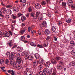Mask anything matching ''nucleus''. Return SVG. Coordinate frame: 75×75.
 I'll use <instances>...</instances> for the list:
<instances>
[{
  "label": "nucleus",
  "mask_w": 75,
  "mask_h": 75,
  "mask_svg": "<svg viewBox=\"0 0 75 75\" xmlns=\"http://www.w3.org/2000/svg\"><path fill=\"white\" fill-rule=\"evenodd\" d=\"M35 7L36 8H40L41 7V5L39 4L38 3L36 4Z\"/></svg>",
  "instance_id": "1a4fd4ad"
},
{
  "label": "nucleus",
  "mask_w": 75,
  "mask_h": 75,
  "mask_svg": "<svg viewBox=\"0 0 75 75\" xmlns=\"http://www.w3.org/2000/svg\"><path fill=\"white\" fill-rule=\"evenodd\" d=\"M70 65L71 66H75V62H71L70 63Z\"/></svg>",
  "instance_id": "2f4dec72"
},
{
  "label": "nucleus",
  "mask_w": 75,
  "mask_h": 75,
  "mask_svg": "<svg viewBox=\"0 0 75 75\" xmlns=\"http://www.w3.org/2000/svg\"><path fill=\"white\" fill-rule=\"evenodd\" d=\"M39 15V16H38ZM38 17V20H41L43 18V15L41 14H40V13L39 12H37L36 14V15L34 17V19H37Z\"/></svg>",
  "instance_id": "f257e3e1"
},
{
  "label": "nucleus",
  "mask_w": 75,
  "mask_h": 75,
  "mask_svg": "<svg viewBox=\"0 0 75 75\" xmlns=\"http://www.w3.org/2000/svg\"><path fill=\"white\" fill-rule=\"evenodd\" d=\"M37 47H39V48H43V46L42 45H37Z\"/></svg>",
  "instance_id": "c85d7f7f"
},
{
  "label": "nucleus",
  "mask_w": 75,
  "mask_h": 75,
  "mask_svg": "<svg viewBox=\"0 0 75 75\" xmlns=\"http://www.w3.org/2000/svg\"><path fill=\"white\" fill-rule=\"evenodd\" d=\"M12 43V42H11L8 43L9 45V46H10V47H12V45H11V43Z\"/></svg>",
  "instance_id": "6e6d98bb"
},
{
  "label": "nucleus",
  "mask_w": 75,
  "mask_h": 75,
  "mask_svg": "<svg viewBox=\"0 0 75 75\" xmlns=\"http://www.w3.org/2000/svg\"><path fill=\"white\" fill-rule=\"evenodd\" d=\"M15 55V53H14V52H12L11 53V56H10V59L11 60H13V58H14Z\"/></svg>",
  "instance_id": "20e7f679"
},
{
  "label": "nucleus",
  "mask_w": 75,
  "mask_h": 75,
  "mask_svg": "<svg viewBox=\"0 0 75 75\" xmlns=\"http://www.w3.org/2000/svg\"><path fill=\"white\" fill-rule=\"evenodd\" d=\"M2 66L4 65V61L3 59H1V63H0Z\"/></svg>",
  "instance_id": "a878e982"
},
{
  "label": "nucleus",
  "mask_w": 75,
  "mask_h": 75,
  "mask_svg": "<svg viewBox=\"0 0 75 75\" xmlns=\"http://www.w3.org/2000/svg\"><path fill=\"white\" fill-rule=\"evenodd\" d=\"M48 73L49 74H51L52 72V69H48Z\"/></svg>",
  "instance_id": "c756f323"
},
{
  "label": "nucleus",
  "mask_w": 75,
  "mask_h": 75,
  "mask_svg": "<svg viewBox=\"0 0 75 75\" xmlns=\"http://www.w3.org/2000/svg\"><path fill=\"white\" fill-rule=\"evenodd\" d=\"M47 15L48 17H50L51 16V14L50 13H48Z\"/></svg>",
  "instance_id": "774afa93"
},
{
  "label": "nucleus",
  "mask_w": 75,
  "mask_h": 75,
  "mask_svg": "<svg viewBox=\"0 0 75 75\" xmlns=\"http://www.w3.org/2000/svg\"><path fill=\"white\" fill-rule=\"evenodd\" d=\"M13 67H14V68H16L18 69H21V66L20 65L18 66H17L16 65V66H13Z\"/></svg>",
  "instance_id": "6ab92c4d"
},
{
  "label": "nucleus",
  "mask_w": 75,
  "mask_h": 75,
  "mask_svg": "<svg viewBox=\"0 0 75 75\" xmlns=\"http://www.w3.org/2000/svg\"><path fill=\"white\" fill-rule=\"evenodd\" d=\"M10 64L11 65H13V66H16L17 64V62H14L13 61H11Z\"/></svg>",
  "instance_id": "0eeeda50"
},
{
  "label": "nucleus",
  "mask_w": 75,
  "mask_h": 75,
  "mask_svg": "<svg viewBox=\"0 0 75 75\" xmlns=\"http://www.w3.org/2000/svg\"><path fill=\"white\" fill-rule=\"evenodd\" d=\"M1 11H3V13L4 14H5L6 11V8L4 7H2L1 9Z\"/></svg>",
  "instance_id": "9d476101"
},
{
  "label": "nucleus",
  "mask_w": 75,
  "mask_h": 75,
  "mask_svg": "<svg viewBox=\"0 0 75 75\" xmlns=\"http://www.w3.org/2000/svg\"><path fill=\"white\" fill-rule=\"evenodd\" d=\"M6 7L8 8H11V6L8 5L6 6Z\"/></svg>",
  "instance_id": "de8ad7c7"
},
{
  "label": "nucleus",
  "mask_w": 75,
  "mask_h": 75,
  "mask_svg": "<svg viewBox=\"0 0 75 75\" xmlns=\"http://www.w3.org/2000/svg\"><path fill=\"white\" fill-rule=\"evenodd\" d=\"M3 34H2V33H1V32L0 31V37H2L3 36Z\"/></svg>",
  "instance_id": "69168bd1"
},
{
  "label": "nucleus",
  "mask_w": 75,
  "mask_h": 75,
  "mask_svg": "<svg viewBox=\"0 0 75 75\" xmlns=\"http://www.w3.org/2000/svg\"><path fill=\"white\" fill-rule=\"evenodd\" d=\"M71 54L72 55H75V50H73L71 52Z\"/></svg>",
  "instance_id": "f704fd0d"
},
{
  "label": "nucleus",
  "mask_w": 75,
  "mask_h": 75,
  "mask_svg": "<svg viewBox=\"0 0 75 75\" xmlns=\"http://www.w3.org/2000/svg\"><path fill=\"white\" fill-rule=\"evenodd\" d=\"M6 54L7 56H9V59H10V57H11L10 56V53L8 52H6Z\"/></svg>",
  "instance_id": "7c9ffc66"
},
{
  "label": "nucleus",
  "mask_w": 75,
  "mask_h": 75,
  "mask_svg": "<svg viewBox=\"0 0 75 75\" xmlns=\"http://www.w3.org/2000/svg\"><path fill=\"white\" fill-rule=\"evenodd\" d=\"M38 68L39 69L41 70V69L42 68V64H40V65H39V66L38 67Z\"/></svg>",
  "instance_id": "473e14b6"
},
{
  "label": "nucleus",
  "mask_w": 75,
  "mask_h": 75,
  "mask_svg": "<svg viewBox=\"0 0 75 75\" xmlns=\"http://www.w3.org/2000/svg\"><path fill=\"white\" fill-rule=\"evenodd\" d=\"M50 38H51V37H50V36H47L46 37V40H50Z\"/></svg>",
  "instance_id": "8fccbe9b"
},
{
  "label": "nucleus",
  "mask_w": 75,
  "mask_h": 75,
  "mask_svg": "<svg viewBox=\"0 0 75 75\" xmlns=\"http://www.w3.org/2000/svg\"><path fill=\"white\" fill-rule=\"evenodd\" d=\"M28 72L27 71H25L24 73V75H26V74L27 75H28V73H27Z\"/></svg>",
  "instance_id": "4d7b16f0"
},
{
  "label": "nucleus",
  "mask_w": 75,
  "mask_h": 75,
  "mask_svg": "<svg viewBox=\"0 0 75 75\" xmlns=\"http://www.w3.org/2000/svg\"><path fill=\"white\" fill-rule=\"evenodd\" d=\"M13 11H16V12H18L19 11V8L17 6H14L13 8Z\"/></svg>",
  "instance_id": "39448f33"
},
{
  "label": "nucleus",
  "mask_w": 75,
  "mask_h": 75,
  "mask_svg": "<svg viewBox=\"0 0 75 75\" xmlns=\"http://www.w3.org/2000/svg\"><path fill=\"white\" fill-rule=\"evenodd\" d=\"M5 64L6 65H10V61L8 59H6L5 61Z\"/></svg>",
  "instance_id": "412c9836"
},
{
  "label": "nucleus",
  "mask_w": 75,
  "mask_h": 75,
  "mask_svg": "<svg viewBox=\"0 0 75 75\" xmlns=\"http://www.w3.org/2000/svg\"><path fill=\"white\" fill-rule=\"evenodd\" d=\"M39 74L40 75H46L45 74V75L43 74V71H41L39 72Z\"/></svg>",
  "instance_id": "603ef678"
},
{
  "label": "nucleus",
  "mask_w": 75,
  "mask_h": 75,
  "mask_svg": "<svg viewBox=\"0 0 75 75\" xmlns=\"http://www.w3.org/2000/svg\"><path fill=\"white\" fill-rule=\"evenodd\" d=\"M31 69H30L28 68H27L26 69V71L28 72H31Z\"/></svg>",
  "instance_id": "ea45409f"
},
{
  "label": "nucleus",
  "mask_w": 75,
  "mask_h": 75,
  "mask_svg": "<svg viewBox=\"0 0 75 75\" xmlns=\"http://www.w3.org/2000/svg\"><path fill=\"white\" fill-rule=\"evenodd\" d=\"M51 63L53 64H54L56 63V61L54 60V59H53L52 60Z\"/></svg>",
  "instance_id": "4c0bfd02"
},
{
  "label": "nucleus",
  "mask_w": 75,
  "mask_h": 75,
  "mask_svg": "<svg viewBox=\"0 0 75 75\" xmlns=\"http://www.w3.org/2000/svg\"><path fill=\"white\" fill-rule=\"evenodd\" d=\"M17 50L18 51V52H21V51H22V50H21V49L20 48V47H18L17 48Z\"/></svg>",
  "instance_id": "cd10ccee"
},
{
  "label": "nucleus",
  "mask_w": 75,
  "mask_h": 75,
  "mask_svg": "<svg viewBox=\"0 0 75 75\" xmlns=\"http://www.w3.org/2000/svg\"><path fill=\"white\" fill-rule=\"evenodd\" d=\"M58 68L59 69H61L62 68V67L61 65H58L57 66Z\"/></svg>",
  "instance_id": "e433bc0d"
},
{
  "label": "nucleus",
  "mask_w": 75,
  "mask_h": 75,
  "mask_svg": "<svg viewBox=\"0 0 75 75\" xmlns=\"http://www.w3.org/2000/svg\"><path fill=\"white\" fill-rule=\"evenodd\" d=\"M38 64V62L37 61H35L33 62V65L34 67H36V66Z\"/></svg>",
  "instance_id": "9b49d317"
},
{
  "label": "nucleus",
  "mask_w": 75,
  "mask_h": 75,
  "mask_svg": "<svg viewBox=\"0 0 75 75\" xmlns=\"http://www.w3.org/2000/svg\"><path fill=\"white\" fill-rule=\"evenodd\" d=\"M30 54V52L28 51H26L25 52H23L21 53L22 56H24L25 57H27Z\"/></svg>",
  "instance_id": "7ed1b4c3"
},
{
  "label": "nucleus",
  "mask_w": 75,
  "mask_h": 75,
  "mask_svg": "<svg viewBox=\"0 0 75 75\" xmlns=\"http://www.w3.org/2000/svg\"><path fill=\"white\" fill-rule=\"evenodd\" d=\"M21 16H23V14H21V13L20 12L19 13L17 14V16L18 17H21Z\"/></svg>",
  "instance_id": "c9c22d12"
},
{
  "label": "nucleus",
  "mask_w": 75,
  "mask_h": 75,
  "mask_svg": "<svg viewBox=\"0 0 75 75\" xmlns=\"http://www.w3.org/2000/svg\"><path fill=\"white\" fill-rule=\"evenodd\" d=\"M16 57L17 58L16 59L17 62H18V64H20L21 62V61L22 60L21 58H20V54L19 53L17 54L16 55Z\"/></svg>",
  "instance_id": "f03ea898"
},
{
  "label": "nucleus",
  "mask_w": 75,
  "mask_h": 75,
  "mask_svg": "<svg viewBox=\"0 0 75 75\" xmlns=\"http://www.w3.org/2000/svg\"><path fill=\"white\" fill-rule=\"evenodd\" d=\"M70 43L72 45H75V42L73 41H71L70 42Z\"/></svg>",
  "instance_id": "37998d69"
},
{
  "label": "nucleus",
  "mask_w": 75,
  "mask_h": 75,
  "mask_svg": "<svg viewBox=\"0 0 75 75\" xmlns=\"http://www.w3.org/2000/svg\"><path fill=\"white\" fill-rule=\"evenodd\" d=\"M43 62L44 59H40L39 60V64H42Z\"/></svg>",
  "instance_id": "dca6fc26"
},
{
  "label": "nucleus",
  "mask_w": 75,
  "mask_h": 75,
  "mask_svg": "<svg viewBox=\"0 0 75 75\" xmlns=\"http://www.w3.org/2000/svg\"><path fill=\"white\" fill-rule=\"evenodd\" d=\"M48 45V42H47V43L45 44V45H43L44 47H47Z\"/></svg>",
  "instance_id": "a18cd8bd"
},
{
  "label": "nucleus",
  "mask_w": 75,
  "mask_h": 75,
  "mask_svg": "<svg viewBox=\"0 0 75 75\" xmlns=\"http://www.w3.org/2000/svg\"><path fill=\"white\" fill-rule=\"evenodd\" d=\"M25 31H26V30L22 28L21 30L20 33L21 34H23L25 32Z\"/></svg>",
  "instance_id": "aec40b11"
},
{
  "label": "nucleus",
  "mask_w": 75,
  "mask_h": 75,
  "mask_svg": "<svg viewBox=\"0 0 75 75\" xmlns=\"http://www.w3.org/2000/svg\"><path fill=\"white\" fill-rule=\"evenodd\" d=\"M6 12L8 14H12V12L11 10L10 9H7L6 10Z\"/></svg>",
  "instance_id": "ddd939ff"
},
{
  "label": "nucleus",
  "mask_w": 75,
  "mask_h": 75,
  "mask_svg": "<svg viewBox=\"0 0 75 75\" xmlns=\"http://www.w3.org/2000/svg\"><path fill=\"white\" fill-rule=\"evenodd\" d=\"M56 59H57V60H60V59H61V58L60 57H57L56 58Z\"/></svg>",
  "instance_id": "49530a36"
},
{
  "label": "nucleus",
  "mask_w": 75,
  "mask_h": 75,
  "mask_svg": "<svg viewBox=\"0 0 75 75\" xmlns=\"http://www.w3.org/2000/svg\"><path fill=\"white\" fill-rule=\"evenodd\" d=\"M34 56L36 59H38L40 57V56L38 54L36 53L34 54Z\"/></svg>",
  "instance_id": "f8f14e48"
},
{
  "label": "nucleus",
  "mask_w": 75,
  "mask_h": 75,
  "mask_svg": "<svg viewBox=\"0 0 75 75\" xmlns=\"http://www.w3.org/2000/svg\"><path fill=\"white\" fill-rule=\"evenodd\" d=\"M46 4V2L45 1H43L41 3L42 5V6H44V5H45Z\"/></svg>",
  "instance_id": "79ce46f5"
},
{
  "label": "nucleus",
  "mask_w": 75,
  "mask_h": 75,
  "mask_svg": "<svg viewBox=\"0 0 75 75\" xmlns=\"http://www.w3.org/2000/svg\"><path fill=\"white\" fill-rule=\"evenodd\" d=\"M29 15L30 14L29 13H27L26 14V16L27 17H29Z\"/></svg>",
  "instance_id": "338daca9"
},
{
  "label": "nucleus",
  "mask_w": 75,
  "mask_h": 75,
  "mask_svg": "<svg viewBox=\"0 0 75 75\" xmlns=\"http://www.w3.org/2000/svg\"><path fill=\"white\" fill-rule=\"evenodd\" d=\"M3 35H4V37H8L10 36V35L9 34V33L7 32V31H5L3 32Z\"/></svg>",
  "instance_id": "423d86ee"
},
{
  "label": "nucleus",
  "mask_w": 75,
  "mask_h": 75,
  "mask_svg": "<svg viewBox=\"0 0 75 75\" xmlns=\"http://www.w3.org/2000/svg\"><path fill=\"white\" fill-rule=\"evenodd\" d=\"M67 3L68 6H71L73 4V1L72 0H68Z\"/></svg>",
  "instance_id": "6e6552de"
},
{
  "label": "nucleus",
  "mask_w": 75,
  "mask_h": 75,
  "mask_svg": "<svg viewBox=\"0 0 75 75\" xmlns=\"http://www.w3.org/2000/svg\"><path fill=\"white\" fill-rule=\"evenodd\" d=\"M29 60H33V57L31 56V55L29 56L28 57Z\"/></svg>",
  "instance_id": "5701e85b"
},
{
  "label": "nucleus",
  "mask_w": 75,
  "mask_h": 75,
  "mask_svg": "<svg viewBox=\"0 0 75 75\" xmlns=\"http://www.w3.org/2000/svg\"><path fill=\"white\" fill-rule=\"evenodd\" d=\"M66 5H67V3H66L64 2H62V6H66Z\"/></svg>",
  "instance_id": "58836bf2"
},
{
  "label": "nucleus",
  "mask_w": 75,
  "mask_h": 75,
  "mask_svg": "<svg viewBox=\"0 0 75 75\" xmlns=\"http://www.w3.org/2000/svg\"><path fill=\"white\" fill-rule=\"evenodd\" d=\"M30 45L32 46H33V47H35L36 46V45H35V44L34 43H33V42H31L30 43Z\"/></svg>",
  "instance_id": "72a5a7b5"
},
{
  "label": "nucleus",
  "mask_w": 75,
  "mask_h": 75,
  "mask_svg": "<svg viewBox=\"0 0 75 75\" xmlns=\"http://www.w3.org/2000/svg\"><path fill=\"white\" fill-rule=\"evenodd\" d=\"M71 8H74V9H75V4L72 5L71 6Z\"/></svg>",
  "instance_id": "5fc2aeb1"
},
{
  "label": "nucleus",
  "mask_w": 75,
  "mask_h": 75,
  "mask_svg": "<svg viewBox=\"0 0 75 75\" xmlns=\"http://www.w3.org/2000/svg\"><path fill=\"white\" fill-rule=\"evenodd\" d=\"M28 11L29 12H31V11H32V9H31V7L29 8Z\"/></svg>",
  "instance_id": "3c124183"
},
{
  "label": "nucleus",
  "mask_w": 75,
  "mask_h": 75,
  "mask_svg": "<svg viewBox=\"0 0 75 75\" xmlns=\"http://www.w3.org/2000/svg\"><path fill=\"white\" fill-rule=\"evenodd\" d=\"M11 74L12 75H14V72H15L14 71H12L11 72Z\"/></svg>",
  "instance_id": "bf43d9fd"
},
{
  "label": "nucleus",
  "mask_w": 75,
  "mask_h": 75,
  "mask_svg": "<svg viewBox=\"0 0 75 75\" xmlns=\"http://www.w3.org/2000/svg\"><path fill=\"white\" fill-rule=\"evenodd\" d=\"M50 64H51V63L49 61H47L46 63L45 66L46 67H49L50 65Z\"/></svg>",
  "instance_id": "4468645a"
},
{
  "label": "nucleus",
  "mask_w": 75,
  "mask_h": 75,
  "mask_svg": "<svg viewBox=\"0 0 75 75\" xmlns=\"http://www.w3.org/2000/svg\"><path fill=\"white\" fill-rule=\"evenodd\" d=\"M62 24V22H61V21H59L58 22V25H61Z\"/></svg>",
  "instance_id": "13d9d810"
},
{
  "label": "nucleus",
  "mask_w": 75,
  "mask_h": 75,
  "mask_svg": "<svg viewBox=\"0 0 75 75\" xmlns=\"http://www.w3.org/2000/svg\"><path fill=\"white\" fill-rule=\"evenodd\" d=\"M13 70H9L8 71V73H11V72H12V71H13Z\"/></svg>",
  "instance_id": "680f3d73"
},
{
  "label": "nucleus",
  "mask_w": 75,
  "mask_h": 75,
  "mask_svg": "<svg viewBox=\"0 0 75 75\" xmlns=\"http://www.w3.org/2000/svg\"><path fill=\"white\" fill-rule=\"evenodd\" d=\"M45 34H49L50 33V30H49L48 29H46L45 30Z\"/></svg>",
  "instance_id": "2eb2a0df"
},
{
  "label": "nucleus",
  "mask_w": 75,
  "mask_h": 75,
  "mask_svg": "<svg viewBox=\"0 0 75 75\" xmlns=\"http://www.w3.org/2000/svg\"><path fill=\"white\" fill-rule=\"evenodd\" d=\"M52 30L53 31V32H55L56 31V28L54 26H52Z\"/></svg>",
  "instance_id": "bb28decb"
},
{
  "label": "nucleus",
  "mask_w": 75,
  "mask_h": 75,
  "mask_svg": "<svg viewBox=\"0 0 75 75\" xmlns=\"http://www.w3.org/2000/svg\"><path fill=\"white\" fill-rule=\"evenodd\" d=\"M35 14V13H31V16H32L34 18V14Z\"/></svg>",
  "instance_id": "864d4df0"
},
{
  "label": "nucleus",
  "mask_w": 75,
  "mask_h": 75,
  "mask_svg": "<svg viewBox=\"0 0 75 75\" xmlns=\"http://www.w3.org/2000/svg\"><path fill=\"white\" fill-rule=\"evenodd\" d=\"M21 39L22 41H24L25 39V38H24V36H22L21 37Z\"/></svg>",
  "instance_id": "a19ab883"
},
{
  "label": "nucleus",
  "mask_w": 75,
  "mask_h": 75,
  "mask_svg": "<svg viewBox=\"0 0 75 75\" xmlns=\"http://www.w3.org/2000/svg\"><path fill=\"white\" fill-rule=\"evenodd\" d=\"M71 21V20L70 19H69L68 20L66 21L67 23H69Z\"/></svg>",
  "instance_id": "09e8293b"
},
{
  "label": "nucleus",
  "mask_w": 75,
  "mask_h": 75,
  "mask_svg": "<svg viewBox=\"0 0 75 75\" xmlns=\"http://www.w3.org/2000/svg\"><path fill=\"white\" fill-rule=\"evenodd\" d=\"M11 17L12 18H13V19H14L15 20H16V19L17 18V16H15L13 14H12L11 15Z\"/></svg>",
  "instance_id": "4be33fe9"
},
{
  "label": "nucleus",
  "mask_w": 75,
  "mask_h": 75,
  "mask_svg": "<svg viewBox=\"0 0 75 75\" xmlns=\"http://www.w3.org/2000/svg\"><path fill=\"white\" fill-rule=\"evenodd\" d=\"M17 48V45H15L12 47V49H13L14 48Z\"/></svg>",
  "instance_id": "e2e57ef3"
},
{
  "label": "nucleus",
  "mask_w": 75,
  "mask_h": 75,
  "mask_svg": "<svg viewBox=\"0 0 75 75\" xmlns=\"http://www.w3.org/2000/svg\"><path fill=\"white\" fill-rule=\"evenodd\" d=\"M47 25V23L45 22H43L42 24L41 25V27H44L46 26Z\"/></svg>",
  "instance_id": "f3484780"
},
{
  "label": "nucleus",
  "mask_w": 75,
  "mask_h": 75,
  "mask_svg": "<svg viewBox=\"0 0 75 75\" xmlns=\"http://www.w3.org/2000/svg\"><path fill=\"white\" fill-rule=\"evenodd\" d=\"M28 30L29 32H30V31H31V28H30V27L28 28Z\"/></svg>",
  "instance_id": "052dcab7"
},
{
  "label": "nucleus",
  "mask_w": 75,
  "mask_h": 75,
  "mask_svg": "<svg viewBox=\"0 0 75 75\" xmlns=\"http://www.w3.org/2000/svg\"><path fill=\"white\" fill-rule=\"evenodd\" d=\"M0 16L1 17H4V16L3 14H2V12H1V11L0 10Z\"/></svg>",
  "instance_id": "c03bdc74"
},
{
  "label": "nucleus",
  "mask_w": 75,
  "mask_h": 75,
  "mask_svg": "<svg viewBox=\"0 0 75 75\" xmlns=\"http://www.w3.org/2000/svg\"><path fill=\"white\" fill-rule=\"evenodd\" d=\"M47 71H48V70H47V69L46 68L45 69L43 70V72L44 73V74L45 75V74H47Z\"/></svg>",
  "instance_id": "393cba45"
},
{
  "label": "nucleus",
  "mask_w": 75,
  "mask_h": 75,
  "mask_svg": "<svg viewBox=\"0 0 75 75\" xmlns=\"http://www.w3.org/2000/svg\"><path fill=\"white\" fill-rule=\"evenodd\" d=\"M21 19L22 21H24V20H26V18L25 17L23 16H22Z\"/></svg>",
  "instance_id": "b1692460"
},
{
  "label": "nucleus",
  "mask_w": 75,
  "mask_h": 75,
  "mask_svg": "<svg viewBox=\"0 0 75 75\" xmlns=\"http://www.w3.org/2000/svg\"><path fill=\"white\" fill-rule=\"evenodd\" d=\"M56 73H57V71L56 70V69L55 67L53 68V72L52 73V75H56Z\"/></svg>",
  "instance_id": "a211bd4d"
},
{
  "label": "nucleus",
  "mask_w": 75,
  "mask_h": 75,
  "mask_svg": "<svg viewBox=\"0 0 75 75\" xmlns=\"http://www.w3.org/2000/svg\"><path fill=\"white\" fill-rule=\"evenodd\" d=\"M46 1L47 3H50V0H45Z\"/></svg>",
  "instance_id": "0e129e2a"
}]
</instances>
